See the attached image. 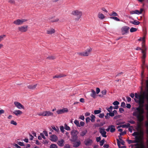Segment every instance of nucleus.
Wrapping results in <instances>:
<instances>
[{"label": "nucleus", "mask_w": 148, "mask_h": 148, "mask_svg": "<svg viewBox=\"0 0 148 148\" xmlns=\"http://www.w3.org/2000/svg\"><path fill=\"white\" fill-rule=\"evenodd\" d=\"M92 143V140L91 139H89L87 140L85 142V144L86 145H91V143Z\"/></svg>", "instance_id": "4be33fe9"}, {"label": "nucleus", "mask_w": 148, "mask_h": 148, "mask_svg": "<svg viewBox=\"0 0 148 148\" xmlns=\"http://www.w3.org/2000/svg\"><path fill=\"white\" fill-rule=\"evenodd\" d=\"M96 92L97 94H98L100 92V89L99 88H96Z\"/></svg>", "instance_id": "e2e57ef3"}, {"label": "nucleus", "mask_w": 148, "mask_h": 148, "mask_svg": "<svg viewBox=\"0 0 148 148\" xmlns=\"http://www.w3.org/2000/svg\"><path fill=\"white\" fill-rule=\"evenodd\" d=\"M104 116V114L103 113L100 114L99 115V117L101 118H103Z\"/></svg>", "instance_id": "13d9d810"}, {"label": "nucleus", "mask_w": 148, "mask_h": 148, "mask_svg": "<svg viewBox=\"0 0 148 148\" xmlns=\"http://www.w3.org/2000/svg\"><path fill=\"white\" fill-rule=\"evenodd\" d=\"M24 148H28L30 147V145L29 144H27L26 145H24Z\"/></svg>", "instance_id": "603ef678"}, {"label": "nucleus", "mask_w": 148, "mask_h": 148, "mask_svg": "<svg viewBox=\"0 0 148 148\" xmlns=\"http://www.w3.org/2000/svg\"><path fill=\"white\" fill-rule=\"evenodd\" d=\"M27 21L25 19H18L14 21V23L16 25H20L22 24L24 22H26Z\"/></svg>", "instance_id": "423d86ee"}, {"label": "nucleus", "mask_w": 148, "mask_h": 148, "mask_svg": "<svg viewBox=\"0 0 148 148\" xmlns=\"http://www.w3.org/2000/svg\"><path fill=\"white\" fill-rule=\"evenodd\" d=\"M121 107L123 108H125V104L124 102H122L121 103Z\"/></svg>", "instance_id": "5fc2aeb1"}, {"label": "nucleus", "mask_w": 148, "mask_h": 148, "mask_svg": "<svg viewBox=\"0 0 148 148\" xmlns=\"http://www.w3.org/2000/svg\"><path fill=\"white\" fill-rule=\"evenodd\" d=\"M8 2L10 4H15V2L14 0H9Z\"/></svg>", "instance_id": "49530a36"}, {"label": "nucleus", "mask_w": 148, "mask_h": 148, "mask_svg": "<svg viewBox=\"0 0 148 148\" xmlns=\"http://www.w3.org/2000/svg\"><path fill=\"white\" fill-rule=\"evenodd\" d=\"M13 113L16 116L20 115L22 113V112L19 110H15L13 112Z\"/></svg>", "instance_id": "4468645a"}, {"label": "nucleus", "mask_w": 148, "mask_h": 148, "mask_svg": "<svg viewBox=\"0 0 148 148\" xmlns=\"http://www.w3.org/2000/svg\"><path fill=\"white\" fill-rule=\"evenodd\" d=\"M43 114L44 116H53V113L49 111H44V114Z\"/></svg>", "instance_id": "9b49d317"}, {"label": "nucleus", "mask_w": 148, "mask_h": 148, "mask_svg": "<svg viewBox=\"0 0 148 148\" xmlns=\"http://www.w3.org/2000/svg\"><path fill=\"white\" fill-rule=\"evenodd\" d=\"M58 139V138L56 135H53L50 136V140L56 142Z\"/></svg>", "instance_id": "f8f14e48"}, {"label": "nucleus", "mask_w": 148, "mask_h": 148, "mask_svg": "<svg viewBox=\"0 0 148 148\" xmlns=\"http://www.w3.org/2000/svg\"><path fill=\"white\" fill-rule=\"evenodd\" d=\"M91 48H90L89 49H87V50L84 52L78 53V54L81 56H87L89 55L90 52L91 51Z\"/></svg>", "instance_id": "39448f33"}, {"label": "nucleus", "mask_w": 148, "mask_h": 148, "mask_svg": "<svg viewBox=\"0 0 148 148\" xmlns=\"http://www.w3.org/2000/svg\"><path fill=\"white\" fill-rule=\"evenodd\" d=\"M130 13L131 14H136L139 15V10H136L134 11H130Z\"/></svg>", "instance_id": "393cba45"}, {"label": "nucleus", "mask_w": 148, "mask_h": 148, "mask_svg": "<svg viewBox=\"0 0 148 148\" xmlns=\"http://www.w3.org/2000/svg\"><path fill=\"white\" fill-rule=\"evenodd\" d=\"M50 148H58V147L56 145L52 144L50 145Z\"/></svg>", "instance_id": "79ce46f5"}, {"label": "nucleus", "mask_w": 148, "mask_h": 148, "mask_svg": "<svg viewBox=\"0 0 148 148\" xmlns=\"http://www.w3.org/2000/svg\"><path fill=\"white\" fill-rule=\"evenodd\" d=\"M130 23H132L133 24L136 25H138L140 23V22L138 21L137 20H134V21H131L130 22Z\"/></svg>", "instance_id": "aec40b11"}, {"label": "nucleus", "mask_w": 148, "mask_h": 148, "mask_svg": "<svg viewBox=\"0 0 148 148\" xmlns=\"http://www.w3.org/2000/svg\"><path fill=\"white\" fill-rule=\"evenodd\" d=\"M101 112V110H96L94 111V113L95 114H97L100 113Z\"/></svg>", "instance_id": "a19ab883"}, {"label": "nucleus", "mask_w": 148, "mask_h": 148, "mask_svg": "<svg viewBox=\"0 0 148 148\" xmlns=\"http://www.w3.org/2000/svg\"><path fill=\"white\" fill-rule=\"evenodd\" d=\"M127 121L132 124H134L135 123V122L134 121L131 120L130 121Z\"/></svg>", "instance_id": "052dcab7"}, {"label": "nucleus", "mask_w": 148, "mask_h": 148, "mask_svg": "<svg viewBox=\"0 0 148 148\" xmlns=\"http://www.w3.org/2000/svg\"><path fill=\"white\" fill-rule=\"evenodd\" d=\"M74 123L77 127H80V125L79 121L78 120H75L74 121Z\"/></svg>", "instance_id": "f704fd0d"}, {"label": "nucleus", "mask_w": 148, "mask_h": 148, "mask_svg": "<svg viewBox=\"0 0 148 148\" xmlns=\"http://www.w3.org/2000/svg\"><path fill=\"white\" fill-rule=\"evenodd\" d=\"M95 115L93 114H91V119L90 120L92 122H94L95 121Z\"/></svg>", "instance_id": "c756f323"}, {"label": "nucleus", "mask_w": 148, "mask_h": 148, "mask_svg": "<svg viewBox=\"0 0 148 148\" xmlns=\"http://www.w3.org/2000/svg\"><path fill=\"white\" fill-rule=\"evenodd\" d=\"M110 132L111 133L114 132L115 130L114 126L113 125H110Z\"/></svg>", "instance_id": "6ab92c4d"}, {"label": "nucleus", "mask_w": 148, "mask_h": 148, "mask_svg": "<svg viewBox=\"0 0 148 148\" xmlns=\"http://www.w3.org/2000/svg\"><path fill=\"white\" fill-rule=\"evenodd\" d=\"M139 134V133L137 132H134L132 134V136L135 137H136V136H138Z\"/></svg>", "instance_id": "58836bf2"}, {"label": "nucleus", "mask_w": 148, "mask_h": 148, "mask_svg": "<svg viewBox=\"0 0 148 148\" xmlns=\"http://www.w3.org/2000/svg\"><path fill=\"white\" fill-rule=\"evenodd\" d=\"M65 76H66L65 75L61 74H60L59 75H56L54 76L53 77V78H60L62 77H64Z\"/></svg>", "instance_id": "b1692460"}, {"label": "nucleus", "mask_w": 148, "mask_h": 148, "mask_svg": "<svg viewBox=\"0 0 148 148\" xmlns=\"http://www.w3.org/2000/svg\"><path fill=\"white\" fill-rule=\"evenodd\" d=\"M91 93L90 94V96L94 98H95L96 92L93 89H91Z\"/></svg>", "instance_id": "412c9836"}, {"label": "nucleus", "mask_w": 148, "mask_h": 148, "mask_svg": "<svg viewBox=\"0 0 148 148\" xmlns=\"http://www.w3.org/2000/svg\"><path fill=\"white\" fill-rule=\"evenodd\" d=\"M60 129L61 131V132H62V133H63L64 132V128L63 126H60Z\"/></svg>", "instance_id": "a18cd8bd"}, {"label": "nucleus", "mask_w": 148, "mask_h": 148, "mask_svg": "<svg viewBox=\"0 0 148 148\" xmlns=\"http://www.w3.org/2000/svg\"><path fill=\"white\" fill-rule=\"evenodd\" d=\"M27 26H26L25 27L24 26H21L18 27V29L19 31L21 32H26L27 29Z\"/></svg>", "instance_id": "9d476101"}, {"label": "nucleus", "mask_w": 148, "mask_h": 148, "mask_svg": "<svg viewBox=\"0 0 148 148\" xmlns=\"http://www.w3.org/2000/svg\"><path fill=\"white\" fill-rule=\"evenodd\" d=\"M130 27L127 26H124L121 29V31L122 34L124 35L127 34L129 32Z\"/></svg>", "instance_id": "20e7f679"}, {"label": "nucleus", "mask_w": 148, "mask_h": 148, "mask_svg": "<svg viewBox=\"0 0 148 148\" xmlns=\"http://www.w3.org/2000/svg\"><path fill=\"white\" fill-rule=\"evenodd\" d=\"M137 30V28L134 27H132L130 29V32H136Z\"/></svg>", "instance_id": "c9c22d12"}, {"label": "nucleus", "mask_w": 148, "mask_h": 148, "mask_svg": "<svg viewBox=\"0 0 148 148\" xmlns=\"http://www.w3.org/2000/svg\"><path fill=\"white\" fill-rule=\"evenodd\" d=\"M145 36L142 38H140L139 39H138V41H142L143 42H145Z\"/></svg>", "instance_id": "4c0bfd02"}, {"label": "nucleus", "mask_w": 148, "mask_h": 148, "mask_svg": "<svg viewBox=\"0 0 148 148\" xmlns=\"http://www.w3.org/2000/svg\"><path fill=\"white\" fill-rule=\"evenodd\" d=\"M98 17L101 19L102 20L105 18V16L103 14L99 13L98 14Z\"/></svg>", "instance_id": "a878e982"}, {"label": "nucleus", "mask_w": 148, "mask_h": 148, "mask_svg": "<svg viewBox=\"0 0 148 148\" xmlns=\"http://www.w3.org/2000/svg\"><path fill=\"white\" fill-rule=\"evenodd\" d=\"M127 141L129 144H130L131 143H136L137 142L136 140H127Z\"/></svg>", "instance_id": "c85d7f7f"}, {"label": "nucleus", "mask_w": 148, "mask_h": 148, "mask_svg": "<svg viewBox=\"0 0 148 148\" xmlns=\"http://www.w3.org/2000/svg\"><path fill=\"white\" fill-rule=\"evenodd\" d=\"M99 132L101 134V135L103 137L106 138L107 137L106 135V132L105 131V129L104 127H100L99 128Z\"/></svg>", "instance_id": "0eeeda50"}, {"label": "nucleus", "mask_w": 148, "mask_h": 148, "mask_svg": "<svg viewBox=\"0 0 148 148\" xmlns=\"http://www.w3.org/2000/svg\"><path fill=\"white\" fill-rule=\"evenodd\" d=\"M82 14V11L77 10L73 11L71 12L72 15L77 16V18L75 19V20L76 21H79V19L81 17Z\"/></svg>", "instance_id": "7ed1b4c3"}, {"label": "nucleus", "mask_w": 148, "mask_h": 148, "mask_svg": "<svg viewBox=\"0 0 148 148\" xmlns=\"http://www.w3.org/2000/svg\"><path fill=\"white\" fill-rule=\"evenodd\" d=\"M64 148H70V145L69 144H67L65 145L64 146Z\"/></svg>", "instance_id": "774afa93"}, {"label": "nucleus", "mask_w": 148, "mask_h": 148, "mask_svg": "<svg viewBox=\"0 0 148 148\" xmlns=\"http://www.w3.org/2000/svg\"><path fill=\"white\" fill-rule=\"evenodd\" d=\"M51 127L52 129H53L54 130L56 131L57 132L59 133V131L58 127H55L54 126H52Z\"/></svg>", "instance_id": "2f4dec72"}, {"label": "nucleus", "mask_w": 148, "mask_h": 148, "mask_svg": "<svg viewBox=\"0 0 148 148\" xmlns=\"http://www.w3.org/2000/svg\"><path fill=\"white\" fill-rule=\"evenodd\" d=\"M135 96L136 99L137 100H139L141 98L140 95L138 94L137 93H136L135 94Z\"/></svg>", "instance_id": "cd10ccee"}, {"label": "nucleus", "mask_w": 148, "mask_h": 148, "mask_svg": "<svg viewBox=\"0 0 148 148\" xmlns=\"http://www.w3.org/2000/svg\"><path fill=\"white\" fill-rule=\"evenodd\" d=\"M37 84L34 85H29L27 86V88L31 90H34L37 86Z\"/></svg>", "instance_id": "f3484780"}, {"label": "nucleus", "mask_w": 148, "mask_h": 148, "mask_svg": "<svg viewBox=\"0 0 148 148\" xmlns=\"http://www.w3.org/2000/svg\"><path fill=\"white\" fill-rule=\"evenodd\" d=\"M90 118L89 117H87L86 119V122L87 123H88L90 122Z\"/></svg>", "instance_id": "6e6d98bb"}, {"label": "nucleus", "mask_w": 148, "mask_h": 148, "mask_svg": "<svg viewBox=\"0 0 148 148\" xmlns=\"http://www.w3.org/2000/svg\"><path fill=\"white\" fill-rule=\"evenodd\" d=\"M14 104L15 106L18 109H24V107L21 103L17 102L15 101Z\"/></svg>", "instance_id": "1a4fd4ad"}, {"label": "nucleus", "mask_w": 148, "mask_h": 148, "mask_svg": "<svg viewBox=\"0 0 148 148\" xmlns=\"http://www.w3.org/2000/svg\"><path fill=\"white\" fill-rule=\"evenodd\" d=\"M47 32L48 34H52L55 33V30L54 29L51 28L48 30Z\"/></svg>", "instance_id": "a211bd4d"}, {"label": "nucleus", "mask_w": 148, "mask_h": 148, "mask_svg": "<svg viewBox=\"0 0 148 148\" xmlns=\"http://www.w3.org/2000/svg\"><path fill=\"white\" fill-rule=\"evenodd\" d=\"M64 128L66 130L68 131L71 130L70 127L68 126L66 124H64Z\"/></svg>", "instance_id": "e433bc0d"}, {"label": "nucleus", "mask_w": 148, "mask_h": 148, "mask_svg": "<svg viewBox=\"0 0 148 148\" xmlns=\"http://www.w3.org/2000/svg\"><path fill=\"white\" fill-rule=\"evenodd\" d=\"M145 51L144 50H142L141 52L143 54V55L142 56V58L144 60L146 58V53L145 52Z\"/></svg>", "instance_id": "7c9ffc66"}, {"label": "nucleus", "mask_w": 148, "mask_h": 148, "mask_svg": "<svg viewBox=\"0 0 148 148\" xmlns=\"http://www.w3.org/2000/svg\"><path fill=\"white\" fill-rule=\"evenodd\" d=\"M142 46L143 48V49L142 50H144V51H146V49L145 47V42H142Z\"/></svg>", "instance_id": "ea45409f"}, {"label": "nucleus", "mask_w": 148, "mask_h": 148, "mask_svg": "<svg viewBox=\"0 0 148 148\" xmlns=\"http://www.w3.org/2000/svg\"><path fill=\"white\" fill-rule=\"evenodd\" d=\"M135 140H136V141L137 143H138L140 141V136H136V137H135Z\"/></svg>", "instance_id": "473e14b6"}, {"label": "nucleus", "mask_w": 148, "mask_h": 148, "mask_svg": "<svg viewBox=\"0 0 148 148\" xmlns=\"http://www.w3.org/2000/svg\"><path fill=\"white\" fill-rule=\"evenodd\" d=\"M106 89L103 90L101 92V93L102 94V95H105L106 94Z\"/></svg>", "instance_id": "09e8293b"}, {"label": "nucleus", "mask_w": 148, "mask_h": 148, "mask_svg": "<svg viewBox=\"0 0 148 148\" xmlns=\"http://www.w3.org/2000/svg\"><path fill=\"white\" fill-rule=\"evenodd\" d=\"M69 111L68 109L66 108H64L62 109L58 110L57 111V113L58 114H61L65 112Z\"/></svg>", "instance_id": "6e6552de"}, {"label": "nucleus", "mask_w": 148, "mask_h": 148, "mask_svg": "<svg viewBox=\"0 0 148 148\" xmlns=\"http://www.w3.org/2000/svg\"><path fill=\"white\" fill-rule=\"evenodd\" d=\"M109 15L112 16L111 17H114L117 16L118 15V14L115 12L113 11L112 12L111 14H109Z\"/></svg>", "instance_id": "bb28decb"}, {"label": "nucleus", "mask_w": 148, "mask_h": 148, "mask_svg": "<svg viewBox=\"0 0 148 148\" xmlns=\"http://www.w3.org/2000/svg\"><path fill=\"white\" fill-rule=\"evenodd\" d=\"M10 123L11 124H12L13 125H17V123L16 122L13 121V120H12L11 121V122H10Z\"/></svg>", "instance_id": "3c124183"}, {"label": "nucleus", "mask_w": 148, "mask_h": 148, "mask_svg": "<svg viewBox=\"0 0 148 148\" xmlns=\"http://www.w3.org/2000/svg\"><path fill=\"white\" fill-rule=\"evenodd\" d=\"M109 116H111V117L113 116L114 115V113H113V112H109Z\"/></svg>", "instance_id": "338daca9"}, {"label": "nucleus", "mask_w": 148, "mask_h": 148, "mask_svg": "<svg viewBox=\"0 0 148 148\" xmlns=\"http://www.w3.org/2000/svg\"><path fill=\"white\" fill-rule=\"evenodd\" d=\"M47 58L49 59L53 60L55 58L54 56H51L47 57Z\"/></svg>", "instance_id": "680f3d73"}, {"label": "nucleus", "mask_w": 148, "mask_h": 148, "mask_svg": "<svg viewBox=\"0 0 148 148\" xmlns=\"http://www.w3.org/2000/svg\"><path fill=\"white\" fill-rule=\"evenodd\" d=\"M113 107L112 106H111L109 108H108L107 109L108 112H111V110L113 109Z\"/></svg>", "instance_id": "37998d69"}, {"label": "nucleus", "mask_w": 148, "mask_h": 148, "mask_svg": "<svg viewBox=\"0 0 148 148\" xmlns=\"http://www.w3.org/2000/svg\"><path fill=\"white\" fill-rule=\"evenodd\" d=\"M104 141H105L104 139H103V140H102L101 141H100V145L101 146H102L103 145V144L104 143Z\"/></svg>", "instance_id": "8fccbe9b"}, {"label": "nucleus", "mask_w": 148, "mask_h": 148, "mask_svg": "<svg viewBox=\"0 0 148 148\" xmlns=\"http://www.w3.org/2000/svg\"><path fill=\"white\" fill-rule=\"evenodd\" d=\"M87 132V130H85L82 131L80 133V135L81 136H83L85 135Z\"/></svg>", "instance_id": "5701e85b"}, {"label": "nucleus", "mask_w": 148, "mask_h": 148, "mask_svg": "<svg viewBox=\"0 0 148 148\" xmlns=\"http://www.w3.org/2000/svg\"><path fill=\"white\" fill-rule=\"evenodd\" d=\"M126 128L133 127L132 126H130V125L129 123H127L126 124Z\"/></svg>", "instance_id": "bf43d9fd"}, {"label": "nucleus", "mask_w": 148, "mask_h": 148, "mask_svg": "<svg viewBox=\"0 0 148 148\" xmlns=\"http://www.w3.org/2000/svg\"><path fill=\"white\" fill-rule=\"evenodd\" d=\"M13 145L14 146L16 147L17 148H21V147L16 144L14 143L13 144Z\"/></svg>", "instance_id": "4d7b16f0"}, {"label": "nucleus", "mask_w": 148, "mask_h": 148, "mask_svg": "<svg viewBox=\"0 0 148 148\" xmlns=\"http://www.w3.org/2000/svg\"><path fill=\"white\" fill-rule=\"evenodd\" d=\"M81 144V142L79 140H78L77 141L73 142V147H78Z\"/></svg>", "instance_id": "ddd939ff"}, {"label": "nucleus", "mask_w": 148, "mask_h": 148, "mask_svg": "<svg viewBox=\"0 0 148 148\" xmlns=\"http://www.w3.org/2000/svg\"><path fill=\"white\" fill-rule=\"evenodd\" d=\"M64 142V140L63 139H61L58 141L57 144L59 146L62 147L63 146Z\"/></svg>", "instance_id": "2eb2a0df"}, {"label": "nucleus", "mask_w": 148, "mask_h": 148, "mask_svg": "<svg viewBox=\"0 0 148 148\" xmlns=\"http://www.w3.org/2000/svg\"><path fill=\"white\" fill-rule=\"evenodd\" d=\"M112 104L114 105L117 106L119 104V101H116L114 102Z\"/></svg>", "instance_id": "c03bdc74"}, {"label": "nucleus", "mask_w": 148, "mask_h": 148, "mask_svg": "<svg viewBox=\"0 0 148 148\" xmlns=\"http://www.w3.org/2000/svg\"><path fill=\"white\" fill-rule=\"evenodd\" d=\"M5 36H6L5 35H3L0 36V42L3 40L4 37H5Z\"/></svg>", "instance_id": "de8ad7c7"}, {"label": "nucleus", "mask_w": 148, "mask_h": 148, "mask_svg": "<svg viewBox=\"0 0 148 148\" xmlns=\"http://www.w3.org/2000/svg\"><path fill=\"white\" fill-rule=\"evenodd\" d=\"M109 113H107L106 114V115L105 116V118L106 119H108L110 118V116H108V115H109Z\"/></svg>", "instance_id": "69168bd1"}, {"label": "nucleus", "mask_w": 148, "mask_h": 148, "mask_svg": "<svg viewBox=\"0 0 148 148\" xmlns=\"http://www.w3.org/2000/svg\"><path fill=\"white\" fill-rule=\"evenodd\" d=\"M17 144L18 145H19L21 146H23L24 145V144L23 143L21 142L18 141L17 142Z\"/></svg>", "instance_id": "864d4df0"}, {"label": "nucleus", "mask_w": 148, "mask_h": 148, "mask_svg": "<svg viewBox=\"0 0 148 148\" xmlns=\"http://www.w3.org/2000/svg\"><path fill=\"white\" fill-rule=\"evenodd\" d=\"M79 125H80V127L81 126H83L84 125V122L83 121H81L79 123Z\"/></svg>", "instance_id": "0e129e2a"}, {"label": "nucleus", "mask_w": 148, "mask_h": 148, "mask_svg": "<svg viewBox=\"0 0 148 148\" xmlns=\"http://www.w3.org/2000/svg\"><path fill=\"white\" fill-rule=\"evenodd\" d=\"M110 18L111 19H113L116 21H120L119 19L116 16L110 17Z\"/></svg>", "instance_id": "72a5a7b5"}, {"label": "nucleus", "mask_w": 148, "mask_h": 148, "mask_svg": "<svg viewBox=\"0 0 148 148\" xmlns=\"http://www.w3.org/2000/svg\"><path fill=\"white\" fill-rule=\"evenodd\" d=\"M135 101L138 103L139 104L138 107L134 108V111L133 113V115L136 117L138 121L141 122L143 121L144 118V114L145 113V110L143 107V106H141L140 105L143 104L144 102V100L143 98L137 100L136 99H134Z\"/></svg>", "instance_id": "f257e3e1"}, {"label": "nucleus", "mask_w": 148, "mask_h": 148, "mask_svg": "<svg viewBox=\"0 0 148 148\" xmlns=\"http://www.w3.org/2000/svg\"><path fill=\"white\" fill-rule=\"evenodd\" d=\"M120 140L121 142L119 141L118 139H117V145L119 148H120V143H121L122 145H124L125 143L124 141L122 139H121Z\"/></svg>", "instance_id": "dca6fc26"}, {"label": "nucleus", "mask_w": 148, "mask_h": 148, "mask_svg": "<svg viewBox=\"0 0 148 148\" xmlns=\"http://www.w3.org/2000/svg\"><path fill=\"white\" fill-rule=\"evenodd\" d=\"M79 132L77 130H73L71 132V137L70 140L72 142H75L78 139L77 135Z\"/></svg>", "instance_id": "f03ea898"}]
</instances>
